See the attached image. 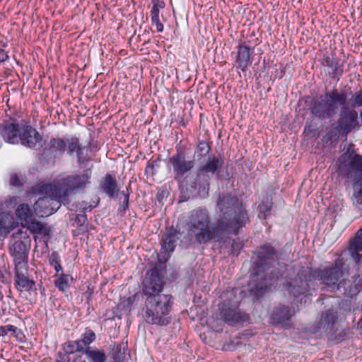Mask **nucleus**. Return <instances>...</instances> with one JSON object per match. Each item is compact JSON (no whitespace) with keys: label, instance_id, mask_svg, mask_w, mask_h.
<instances>
[{"label":"nucleus","instance_id":"1","mask_svg":"<svg viewBox=\"0 0 362 362\" xmlns=\"http://www.w3.org/2000/svg\"><path fill=\"white\" fill-rule=\"evenodd\" d=\"M216 206L220 212L214 224H211L208 209L200 206L189 211L184 217L183 227L188 238L198 245L223 241L228 235H237L249 221L243 202L229 192L219 193Z\"/></svg>","mask_w":362,"mask_h":362},{"label":"nucleus","instance_id":"2","mask_svg":"<svg viewBox=\"0 0 362 362\" xmlns=\"http://www.w3.org/2000/svg\"><path fill=\"white\" fill-rule=\"evenodd\" d=\"M164 281L156 267L148 271L142 282L143 303L138 316L151 325L167 326L170 322L173 297L163 293Z\"/></svg>","mask_w":362,"mask_h":362},{"label":"nucleus","instance_id":"3","mask_svg":"<svg viewBox=\"0 0 362 362\" xmlns=\"http://www.w3.org/2000/svg\"><path fill=\"white\" fill-rule=\"evenodd\" d=\"M256 259L251 269L252 283L250 295L255 300L262 298L268 287L272 285V272H269L277 259L276 249L269 243L260 245L254 252Z\"/></svg>","mask_w":362,"mask_h":362},{"label":"nucleus","instance_id":"4","mask_svg":"<svg viewBox=\"0 0 362 362\" xmlns=\"http://www.w3.org/2000/svg\"><path fill=\"white\" fill-rule=\"evenodd\" d=\"M336 166L339 176L354 182V204L362 205V155L349 146L337 159Z\"/></svg>","mask_w":362,"mask_h":362},{"label":"nucleus","instance_id":"5","mask_svg":"<svg viewBox=\"0 0 362 362\" xmlns=\"http://www.w3.org/2000/svg\"><path fill=\"white\" fill-rule=\"evenodd\" d=\"M91 177L90 169H86L82 173L65 176L55 184L49 185V193L64 205L69 204L70 194L84 192L90 185Z\"/></svg>","mask_w":362,"mask_h":362},{"label":"nucleus","instance_id":"6","mask_svg":"<svg viewBox=\"0 0 362 362\" xmlns=\"http://www.w3.org/2000/svg\"><path fill=\"white\" fill-rule=\"evenodd\" d=\"M223 165L224 157L222 155L211 154L203 163L199 165L190 187L197 189L200 194L208 195L211 180L214 178L218 180L224 179L222 170Z\"/></svg>","mask_w":362,"mask_h":362},{"label":"nucleus","instance_id":"7","mask_svg":"<svg viewBox=\"0 0 362 362\" xmlns=\"http://www.w3.org/2000/svg\"><path fill=\"white\" fill-rule=\"evenodd\" d=\"M346 99L345 92L339 93L337 89L327 91L324 95L313 99L310 114L313 117L320 120L332 118L336 115L339 106L346 105Z\"/></svg>","mask_w":362,"mask_h":362},{"label":"nucleus","instance_id":"8","mask_svg":"<svg viewBox=\"0 0 362 362\" xmlns=\"http://www.w3.org/2000/svg\"><path fill=\"white\" fill-rule=\"evenodd\" d=\"M344 260L341 256H339L334 263L324 269L310 267L311 276L315 282L318 279L320 283L329 288H338L340 279L344 274Z\"/></svg>","mask_w":362,"mask_h":362},{"label":"nucleus","instance_id":"9","mask_svg":"<svg viewBox=\"0 0 362 362\" xmlns=\"http://www.w3.org/2000/svg\"><path fill=\"white\" fill-rule=\"evenodd\" d=\"M315 282L311 276L310 267H303L287 283V291L293 298V300L301 304L306 298L309 290L314 286Z\"/></svg>","mask_w":362,"mask_h":362},{"label":"nucleus","instance_id":"10","mask_svg":"<svg viewBox=\"0 0 362 362\" xmlns=\"http://www.w3.org/2000/svg\"><path fill=\"white\" fill-rule=\"evenodd\" d=\"M30 240L27 233H23L21 230L12 235L9 250L11 256L13 257L15 267L23 268L28 262V247Z\"/></svg>","mask_w":362,"mask_h":362},{"label":"nucleus","instance_id":"11","mask_svg":"<svg viewBox=\"0 0 362 362\" xmlns=\"http://www.w3.org/2000/svg\"><path fill=\"white\" fill-rule=\"evenodd\" d=\"M337 319L338 314L337 310L333 308L325 310L322 313L320 320L315 327L313 332H317L322 329L327 335L331 337L332 339L335 341L343 340L345 337V332L344 331H341L338 335L336 334L337 331Z\"/></svg>","mask_w":362,"mask_h":362},{"label":"nucleus","instance_id":"12","mask_svg":"<svg viewBox=\"0 0 362 362\" xmlns=\"http://www.w3.org/2000/svg\"><path fill=\"white\" fill-rule=\"evenodd\" d=\"M360 127L357 112L343 107L334 127L338 134L346 137L351 132L358 131Z\"/></svg>","mask_w":362,"mask_h":362},{"label":"nucleus","instance_id":"13","mask_svg":"<svg viewBox=\"0 0 362 362\" xmlns=\"http://www.w3.org/2000/svg\"><path fill=\"white\" fill-rule=\"evenodd\" d=\"M219 310L221 319L230 325L246 322L249 318L245 312L239 309L238 301L224 300L220 304Z\"/></svg>","mask_w":362,"mask_h":362},{"label":"nucleus","instance_id":"14","mask_svg":"<svg viewBox=\"0 0 362 362\" xmlns=\"http://www.w3.org/2000/svg\"><path fill=\"white\" fill-rule=\"evenodd\" d=\"M70 136L69 137H51L45 143L42 151V156L47 162L54 163L57 158L62 157L67 153L69 146Z\"/></svg>","mask_w":362,"mask_h":362},{"label":"nucleus","instance_id":"15","mask_svg":"<svg viewBox=\"0 0 362 362\" xmlns=\"http://www.w3.org/2000/svg\"><path fill=\"white\" fill-rule=\"evenodd\" d=\"M169 163L172 165L175 180H182L195 165L194 160H187L185 152L181 150H177L169 158Z\"/></svg>","mask_w":362,"mask_h":362},{"label":"nucleus","instance_id":"16","mask_svg":"<svg viewBox=\"0 0 362 362\" xmlns=\"http://www.w3.org/2000/svg\"><path fill=\"white\" fill-rule=\"evenodd\" d=\"M49 185L46 187L47 197L39 199L34 205V209L39 216L45 217L54 214L63 204L49 193Z\"/></svg>","mask_w":362,"mask_h":362},{"label":"nucleus","instance_id":"17","mask_svg":"<svg viewBox=\"0 0 362 362\" xmlns=\"http://www.w3.org/2000/svg\"><path fill=\"white\" fill-rule=\"evenodd\" d=\"M18 139V144L20 143L22 146L32 149H35L37 144L42 140L39 132L29 122L21 124Z\"/></svg>","mask_w":362,"mask_h":362},{"label":"nucleus","instance_id":"18","mask_svg":"<svg viewBox=\"0 0 362 362\" xmlns=\"http://www.w3.org/2000/svg\"><path fill=\"white\" fill-rule=\"evenodd\" d=\"M20 131L21 124L18 123L15 119L11 118L0 124V136L6 143L17 144Z\"/></svg>","mask_w":362,"mask_h":362},{"label":"nucleus","instance_id":"19","mask_svg":"<svg viewBox=\"0 0 362 362\" xmlns=\"http://www.w3.org/2000/svg\"><path fill=\"white\" fill-rule=\"evenodd\" d=\"M254 48H250L245 43L239 44L237 47V54L235 57V66L237 70L246 71L248 66L252 63V55Z\"/></svg>","mask_w":362,"mask_h":362},{"label":"nucleus","instance_id":"20","mask_svg":"<svg viewBox=\"0 0 362 362\" xmlns=\"http://www.w3.org/2000/svg\"><path fill=\"white\" fill-rule=\"evenodd\" d=\"M67 154L70 156L74 153H76L77 163L78 165H87L90 161V157L88 155V146H81L79 139L76 136H70Z\"/></svg>","mask_w":362,"mask_h":362},{"label":"nucleus","instance_id":"21","mask_svg":"<svg viewBox=\"0 0 362 362\" xmlns=\"http://www.w3.org/2000/svg\"><path fill=\"white\" fill-rule=\"evenodd\" d=\"M345 296L353 298L362 290V276L357 275L351 279H343L338 285V288Z\"/></svg>","mask_w":362,"mask_h":362},{"label":"nucleus","instance_id":"22","mask_svg":"<svg viewBox=\"0 0 362 362\" xmlns=\"http://www.w3.org/2000/svg\"><path fill=\"white\" fill-rule=\"evenodd\" d=\"M293 315L288 306L279 305L275 307L270 315V322L274 325L286 326Z\"/></svg>","mask_w":362,"mask_h":362},{"label":"nucleus","instance_id":"23","mask_svg":"<svg viewBox=\"0 0 362 362\" xmlns=\"http://www.w3.org/2000/svg\"><path fill=\"white\" fill-rule=\"evenodd\" d=\"M348 252L354 261L357 269H359L362 263V228L356 232L354 240L350 243Z\"/></svg>","mask_w":362,"mask_h":362},{"label":"nucleus","instance_id":"24","mask_svg":"<svg viewBox=\"0 0 362 362\" xmlns=\"http://www.w3.org/2000/svg\"><path fill=\"white\" fill-rule=\"evenodd\" d=\"M181 233L180 229L171 226L166 231V233L162 238L161 247L168 252L171 253L175 250L177 245V241L179 239Z\"/></svg>","mask_w":362,"mask_h":362},{"label":"nucleus","instance_id":"25","mask_svg":"<svg viewBox=\"0 0 362 362\" xmlns=\"http://www.w3.org/2000/svg\"><path fill=\"white\" fill-rule=\"evenodd\" d=\"M99 186L100 190L110 199L116 197L119 192L115 177L110 173L103 177Z\"/></svg>","mask_w":362,"mask_h":362},{"label":"nucleus","instance_id":"26","mask_svg":"<svg viewBox=\"0 0 362 362\" xmlns=\"http://www.w3.org/2000/svg\"><path fill=\"white\" fill-rule=\"evenodd\" d=\"M22 268H18L15 267V276H14V284L16 288L20 291H30L35 286V282L30 279L27 276L23 274L20 270Z\"/></svg>","mask_w":362,"mask_h":362},{"label":"nucleus","instance_id":"27","mask_svg":"<svg viewBox=\"0 0 362 362\" xmlns=\"http://www.w3.org/2000/svg\"><path fill=\"white\" fill-rule=\"evenodd\" d=\"M325 65L330 69L329 74L332 78L337 81L343 74V66L340 64V60L334 57H326L325 58Z\"/></svg>","mask_w":362,"mask_h":362},{"label":"nucleus","instance_id":"28","mask_svg":"<svg viewBox=\"0 0 362 362\" xmlns=\"http://www.w3.org/2000/svg\"><path fill=\"white\" fill-rule=\"evenodd\" d=\"M16 216L24 227V225L33 218V213L28 204H21L16 209Z\"/></svg>","mask_w":362,"mask_h":362},{"label":"nucleus","instance_id":"29","mask_svg":"<svg viewBox=\"0 0 362 362\" xmlns=\"http://www.w3.org/2000/svg\"><path fill=\"white\" fill-rule=\"evenodd\" d=\"M211 150V147L209 142L204 140L199 141L194 149V156L199 160L203 158H207L210 156Z\"/></svg>","mask_w":362,"mask_h":362},{"label":"nucleus","instance_id":"30","mask_svg":"<svg viewBox=\"0 0 362 362\" xmlns=\"http://www.w3.org/2000/svg\"><path fill=\"white\" fill-rule=\"evenodd\" d=\"M24 227H26L32 233L47 235L49 233V229L45 223L35 221L33 218L24 225Z\"/></svg>","mask_w":362,"mask_h":362},{"label":"nucleus","instance_id":"31","mask_svg":"<svg viewBox=\"0 0 362 362\" xmlns=\"http://www.w3.org/2000/svg\"><path fill=\"white\" fill-rule=\"evenodd\" d=\"M88 359L90 362H105L107 357L105 352L102 350H90V347L85 351Z\"/></svg>","mask_w":362,"mask_h":362},{"label":"nucleus","instance_id":"32","mask_svg":"<svg viewBox=\"0 0 362 362\" xmlns=\"http://www.w3.org/2000/svg\"><path fill=\"white\" fill-rule=\"evenodd\" d=\"M124 349L125 346L122 344L114 345L111 350V358L113 362H124Z\"/></svg>","mask_w":362,"mask_h":362},{"label":"nucleus","instance_id":"33","mask_svg":"<svg viewBox=\"0 0 362 362\" xmlns=\"http://www.w3.org/2000/svg\"><path fill=\"white\" fill-rule=\"evenodd\" d=\"M160 161L161 159L160 157H158L155 160H148L145 168V174L151 176L155 175L160 166Z\"/></svg>","mask_w":362,"mask_h":362},{"label":"nucleus","instance_id":"34","mask_svg":"<svg viewBox=\"0 0 362 362\" xmlns=\"http://www.w3.org/2000/svg\"><path fill=\"white\" fill-rule=\"evenodd\" d=\"M160 8H151L150 16L152 24L156 25L157 32L162 33L164 29L163 23L160 21Z\"/></svg>","mask_w":362,"mask_h":362},{"label":"nucleus","instance_id":"35","mask_svg":"<svg viewBox=\"0 0 362 362\" xmlns=\"http://www.w3.org/2000/svg\"><path fill=\"white\" fill-rule=\"evenodd\" d=\"M12 217L6 213H0V232L8 233L11 227Z\"/></svg>","mask_w":362,"mask_h":362},{"label":"nucleus","instance_id":"36","mask_svg":"<svg viewBox=\"0 0 362 362\" xmlns=\"http://www.w3.org/2000/svg\"><path fill=\"white\" fill-rule=\"evenodd\" d=\"M69 275L62 274L57 279L54 281L55 286L61 291L65 292L68 288L69 285Z\"/></svg>","mask_w":362,"mask_h":362},{"label":"nucleus","instance_id":"37","mask_svg":"<svg viewBox=\"0 0 362 362\" xmlns=\"http://www.w3.org/2000/svg\"><path fill=\"white\" fill-rule=\"evenodd\" d=\"M49 264L54 267L57 273L62 271V267L61 265V258L60 256L57 251L52 252L51 255L49 257Z\"/></svg>","mask_w":362,"mask_h":362},{"label":"nucleus","instance_id":"38","mask_svg":"<svg viewBox=\"0 0 362 362\" xmlns=\"http://www.w3.org/2000/svg\"><path fill=\"white\" fill-rule=\"evenodd\" d=\"M131 192H132V191H131V184L130 183H129V186L127 187L126 192L124 190L122 192H120V193L122 194L124 196V200L120 204V206L118 209V212L123 211L124 213H125L127 211L129 210V195H130Z\"/></svg>","mask_w":362,"mask_h":362},{"label":"nucleus","instance_id":"39","mask_svg":"<svg viewBox=\"0 0 362 362\" xmlns=\"http://www.w3.org/2000/svg\"><path fill=\"white\" fill-rule=\"evenodd\" d=\"M9 332H11L12 335L16 337V340L21 343H23L26 340L25 335L23 332L18 328L17 327L10 325V327L7 328Z\"/></svg>","mask_w":362,"mask_h":362},{"label":"nucleus","instance_id":"40","mask_svg":"<svg viewBox=\"0 0 362 362\" xmlns=\"http://www.w3.org/2000/svg\"><path fill=\"white\" fill-rule=\"evenodd\" d=\"M95 332L89 328H86L81 336L82 341L88 348L89 347L88 346L95 340Z\"/></svg>","mask_w":362,"mask_h":362},{"label":"nucleus","instance_id":"41","mask_svg":"<svg viewBox=\"0 0 362 362\" xmlns=\"http://www.w3.org/2000/svg\"><path fill=\"white\" fill-rule=\"evenodd\" d=\"M138 293L134 294L129 297H128L127 299L124 300L121 303L120 305L122 306V308L126 310L130 311L132 308L133 304L138 298Z\"/></svg>","mask_w":362,"mask_h":362},{"label":"nucleus","instance_id":"42","mask_svg":"<svg viewBox=\"0 0 362 362\" xmlns=\"http://www.w3.org/2000/svg\"><path fill=\"white\" fill-rule=\"evenodd\" d=\"M243 248V244L236 240H232L230 242V255L238 256Z\"/></svg>","mask_w":362,"mask_h":362},{"label":"nucleus","instance_id":"43","mask_svg":"<svg viewBox=\"0 0 362 362\" xmlns=\"http://www.w3.org/2000/svg\"><path fill=\"white\" fill-rule=\"evenodd\" d=\"M11 311L13 310L11 308L8 303H6L4 300H0V317L6 315H11Z\"/></svg>","mask_w":362,"mask_h":362},{"label":"nucleus","instance_id":"44","mask_svg":"<svg viewBox=\"0 0 362 362\" xmlns=\"http://www.w3.org/2000/svg\"><path fill=\"white\" fill-rule=\"evenodd\" d=\"M75 222L77 226L81 230V228L87 224V216L83 213L77 214L75 218Z\"/></svg>","mask_w":362,"mask_h":362},{"label":"nucleus","instance_id":"45","mask_svg":"<svg viewBox=\"0 0 362 362\" xmlns=\"http://www.w3.org/2000/svg\"><path fill=\"white\" fill-rule=\"evenodd\" d=\"M352 103L354 106H362V89L360 91H357L354 93L352 97Z\"/></svg>","mask_w":362,"mask_h":362},{"label":"nucleus","instance_id":"46","mask_svg":"<svg viewBox=\"0 0 362 362\" xmlns=\"http://www.w3.org/2000/svg\"><path fill=\"white\" fill-rule=\"evenodd\" d=\"M263 214V218H267L268 216L271 214V206L269 204H262L259 206V217Z\"/></svg>","mask_w":362,"mask_h":362},{"label":"nucleus","instance_id":"47","mask_svg":"<svg viewBox=\"0 0 362 362\" xmlns=\"http://www.w3.org/2000/svg\"><path fill=\"white\" fill-rule=\"evenodd\" d=\"M75 349H76V348H75L73 341H69L65 343L64 346V351H65V353L66 354H71L74 352H76V351Z\"/></svg>","mask_w":362,"mask_h":362},{"label":"nucleus","instance_id":"48","mask_svg":"<svg viewBox=\"0 0 362 362\" xmlns=\"http://www.w3.org/2000/svg\"><path fill=\"white\" fill-rule=\"evenodd\" d=\"M9 183L11 185L14 187H21L22 183L16 174L11 175Z\"/></svg>","mask_w":362,"mask_h":362},{"label":"nucleus","instance_id":"49","mask_svg":"<svg viewBox=\"0 0 362 362\" xmlns=\"http://www.w3.org/2000/svg\"><path fill=\"white\" fill-rule=\"evenodd\" d=\"M73 341H74V344L76 348L75 350L76 351V352H83L85 347L87 346L83 344V342L82 341V339H81L75 340Z\"/></svg>","mask_w":362,"mask_h":362},{"label":"nucleus","instance_id":"50","mask_svg":"<svg viewBox=\"0 0 362 362\" xmlns=\"http://www.w3.org/2000/svg\"><path fill=\"white\" fill-rule=\"evenodd\" d=\"M152 8H156L163 9L165 6V4L163 0H151Z\"/></svg>","mask_w":362,"mask_h":362},{"label":"nucleus","instance_id":"51","mask_svg":"<svg viewBox=\"0 0 362 362\" xmlns=\"http://www.w3.org/2000/svg\"><path fill=\"white\" fill-rule=\"evenodd\" d=\"M99 204V200L96 202H94L93 204H88L87 206H83V209H81V212L86 214L87 211H90L93 209L95 208Z\"/></svg>","mask_w":362,"mask_h":362},{"label":"nucleus","instance_id":"52","mask_svg":"<svg viewBox=\"0 0 362 362\" xmlns=\"http://www.w3.org/2000/svg\"><path fill=\"white\" fill-rule=\"evenodd\" d=\"M9 58L8 53L0 47V64L7 61Z\"/></svg>","mask_w":362,"mask_h":362},{"label":"nucleus","instance_id":"53","mask_svg":"<svg viewBox=\"0 0 362 362\" xmlns=\"http://www.w3.org/2000/svg\"><path fill=\"white\" fill-rule=\"evenodd\" d=\"M9 327H10V325L0 326V337H4L8 334V332H9L7 330V328Z\"/></svg>","mask_w":362,"mask_h":362},{"label":"nucleus","instance_id":"54","mask_svg":"<svg viewBox=\"0 0 362 362\" xmlns=\"http://www.w3.org/2000/svg\"><path fill=\"white\" fill-rule=\"evenodd\" d=\"M337 134L338 133L334 129V127H333V129L327 134V136L329 139H332L334 136L337 135Z\"/></svg>","mask_w":362,"mask_h":362},{"label":"nucleus","instance_id":"55","mask_svg":"<svg viewBox=\"0 0 362 362\" xmlns=\"http://www.w3.org/2000/svg\"><path fill=\"white\" fill-rule=\"evenodd\" d=\"M87 146H88V148H92V149H97L98 148L97 142H94V141L89 142L88 145Z\"/></svg>","mask_w":362,"mask_h":362},{"label":"nucleus","instance_id":"56","mask_svg":"<svg viewBox=\"0 0 362 362\" xmlns=\"http://www.w3.org/2000/svg\"><path fill=\"white\" fill-rule=\"evenodd\" d=\"M78 204H79V206L81 207V209H83V206H87L88 205V203L86 202H85V201H82Z\"/></svg>","mask_w":362,"mask_h":362},{"label":"nucleus","instance_id":"57","mask_svg":"<svg viewBox=\"0 0 362 362\" xmlns=\"http://www.w3.org/2000/svg\"><path fill=\"white\" fill-rule=\"evenodd\" d=\"M16 199H17L16 197H13L11 198L10 202L16 203Z\"/></svg>","mask_w":362,"mask_h":362},{"label":"nucleus","instance_id":"58","mask_svg":"<svg viewBox=\"0 0 362 362\" xmlns=\"http://www.w3.org/2000/svg\"><path fill=\"white\" fill-rule=\"evenodd\" d=\"M360 117H361V125H362V111L360 113Z\"/></svg>","mask_w":362,"mask_h":362}]
</instances>
